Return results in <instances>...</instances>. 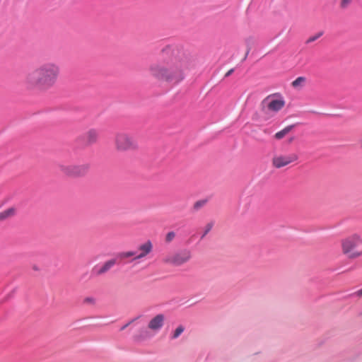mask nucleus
Segmentation results:
<instances>
[{
	"mask_svg": "<svg viewBox=\"0 0 362 362\" xmlns=\"http://www.w3.org/2000/svg\"><path fill=\"white\" fill-rule=\"evenodd\" d=\"M285 105L284 100L276 95H270L265 98L261 103V109L265 113H276Z\"/></svg>",
	"mask_w": 362,
	"mask_h": 362,
	"instance_id": "6",
	"label": "nucleus"
},
{
	"mask_svg": "<svg viewBox=\"0 0 362 362\" xmlns=\"http://www.w3.org/2000/svg\"><path fill=\"white\" fill-rule=\"evenodd\" d=\"M84 302L86 303H88V304H94L95 303V299L93 298H86L84 299Z\"/></svg>",
	"mask_w": 362,
	"mask_h": 362,
	"instance_id": "23",
	"label": "nucleus"
},
{
	"mask_svg": "<svg viewBox=\"0 0 362 362\" xmlns=\"http://www.w3.org/2000/svg\"><path fill=\"white\" fill-rule=\"evenodd\" d=\"M61 75L58 63L48 61L40 64L25 76V87L32 90L47 91L55 86Z\"/></svg>",
	"mask_w": 362,
	"mask_h": 362,
	"instance_id": "2",
	"label": "nucleus"
},
{
	"mask_svg": "<svg viewBox=\"0 0 362 362\" xmlns=\"http://www.w3.org/2000/svg\"><path fill=\"white\" fill-rule=\"evenodd\" d=\"M298 156L293 152L276 153L272 158V165L274 168L279 169L296 162Z\"/></svg>",
	"mask_w": 362,
	"mask_h": 362,
	"instance_id": "7",
	"label": "nucleus"
},
{
	"mask_svg": "<svg viewBox=\"0 0 362 362\" xmlns=\"http://www.w3.org/2000/svg\"><path fill=\"white\" fill-rule=\"evenodd\" d=\"M153 248V243L149 240L139 245L137 247L138 253L136 252V256L134 257L132 261H137L146 258L152 252Z\"/></svg>",
	"mask_w": 362,
	"mask_h": 362,
	"instance_id": "10",
	"label": "nucleus"
},
{
	"mask_svg": "<svg viewBox=\"0 0 362 362\" xmlns=\"http://www.w3.org/2000/svg\"><path fill=\"white\" fill-rule=\"evenodd\" d=\"M175 235H176V234L174 231L168 232L166 234L165 238V243H171L175 239Z\"/></svg>",
	"mask_w": 362,
	"mask_h": 362,
	"instance_id": "18",
	"label": "nucleus"
},
{
	"mask_svg": "<svg viewBox=\"0 0 362 362\" xmlns=\"http://www.w3.org/2000/svg\"><path fill=\"white\" fill-rule=\"evenodd\" d=\"M129 324H130V322H129V323H127V324L124 325V326H122V327H121L120 330H121V331H122V330H124V329H126V328L129 326Z\"/></svg>",
	"mask_w": 362,
	"mask_h": 362,
	"instance_id": "25",
	"label": "nucleus"
},
{
	"mask_svg": "<svg viewBox=\"0 0 362 362\" xmlns=\"http://www.w3.org/2000/svg\"><path fill=\"white\" fill-rule=\"evenodd\" d=\"M233 71V69H230V70H229V71L226 73V76H230Z\"/></svg>",
	"mask_w": 362,
	"mask_h": 362,
	"instance_id": "27",
	"label": "nucleus"
},
{
	"mask_svg": "<svg viewBox=\"0 0 362 362\" xmlns=\"http://www.w3.org/2000/svg\"><path fill=\"white\" fill-rule=\"evenodd\" d=\"M353 0H340L339 7L341 9H346L351 4Z\"/></svg>",
	"mask_w": 362,
	"mask_h": 362,
	"instance_id": "19",
	"label": "nucleus"
},
{
	"mask_svg": "<svg viewBox=\"0 0 362 362\" xmlns=\"http://www.w3.org/2000/svg\"><path fill=\"white\" fill-rule=\"evenodd\" d=\"M356 294L357 296H362V288L358 290L357 292H356Z\"/></svg>",
	"mask_w": 362,
	"mask_h": 362,
	"instance_id": "26",
	"label": "nucleus"
},
{
	"mask_svg": "<svg viewBox=\"0 0 362 362\" xmlns=\"http://www.w3.org/2000/svg\"><path fill=\"white\" fill-rule=\"evenodd\" d=\"M194 66L195 59L188 50L167 46L161 50L160 61L151 64L148 71L157 81L174 86L183 81L187 71Z\"/></svg>",
	"mask_w": 362,
	"mask_h": 362,
	"instance_id": "1",
	"label": "nucleus"
},
{
	"mask_svg": "<svg viewBox=\"0 0 362 362\" xmlns=\"http://www.w3.org/2000/svg\"><path fill=\"white\" fill-rule=\"evenodd\" d=\"M147 335H148V331L147 330L143 331L142 334L140 336V338H144V337H147Z\"/></svg>",
	"mask_w": 362,
	"mask_h": 362,
	"instance_id": "24",
	"label": "nucleus"
},
{
	"mask_svg": "<svg viewBox=\"0 0 362 362\" xmlns=\"http://www.w3.org/2000/svg\"><path fill=\"white\" fill-rule=\"evenodd\" d=\"M293 128V125L288 126L283 129L282 130L276 132L274 135L275 139L280 140L283 139L287 134H288L292 129Z\"/></svg>",
	"mask_w": 362,
	"mask_h": 362,
	"instance_id": "13",
	"label": "nucleus"
},
{
	"mask_svg": "<svg viewBox=\"0 0 362 362\" xmlns=\"http://www.w3.org/2000/svg\"><path fill=\"white\" fill-rule=\"evenodd\" d=\"M360 144H361V146L362 148V139L360 141Z\"/></svg>",
	"mask_w": 362,
	"mask_h": 362,
	"instance_id": "28",
	"label": "nucleus"
},
{
	"mask_svg": "<svg viewBox=\"0 0 362 362\" xmlns=\"http://www.w3.org/2000/svg\"><path fill=\"white\" fill-rule=\"evenodd\" d=\"M322 35V33H318V34H317L316 35L313 36V37H310L308 40V42H311L315 41V40H317V38H319Z\"/></svg>",
	"mask_w": 362,
	"mask_h": 362,
	"instance_id": "22",
	"label": "nucleus"
},
{
	"mask_svg": "<svg viewBox=\"0 0 362 362\" xmlns=\"http://www.w3.org/2000/svg\"><path fill=\"white\" fill-rule=\"evenodd\" d=\"M305 81V78L303 76L298 77L292 82V86L293 88H300L303 86Z\"/></svg>",
	"mask_w": 362,
	"mask_h": 362,
	"instance_id": "16",
	"label": "nucleus"
},
{
	"mask_svg": "<svg viewBox=\"0 0 362 362\" xmlns=\"http://www.w3.org/2000/svg\"><path fill=\"white\" fill-rule=\"evenodd\" d=\"M58 168L61 173L69 177H83L90 170V165L88 163L59 164Z\"/></svg>",
	"mask_w": 362,
	"mask_h": 362,
	"instance_id": "5",
	"label": "nucleus"
},
{
	"mask_svg": "<svg viewBox=\"0 0 362 362\" xmlns=\"http://www.w3.org/2000/svg\"><path fill=\"white\" fill-rule=\"evenodd\" d=\"M116 264V259H111L105 262L103 266L95 271L97 276L102 275L108 272Z\"/></svg>",
	"mask_w": 362,
	"mask_h": 362,
	"instance_id": "11",
	"label": "nucleus"
},
{
	"mask_svg": "<svg viewBox=\"0 0 362 362\" xmlns=\"http://www.w3.org/2000/svg\"><path fill=\"white\" fill-rule=\"evenodd\" d=\"M185 330V328L182 325H180L178 326L174 331L173 335H172V338L173 339H177V337H179V336L184 332Z\"/></svg>",
	"mask_w": 362,
	"mask_h": 362,
	"instance_id": "17",
	"label": "nucleus"
},
{
	"mask_svg": "<svg viewBox=\"0 0 362 362\" xmlns=\"http://www.w3.org/2000/svg\"><path fill=\"white\" fill-rule=\"evenodd\" d=\"M213 223H209L206 225L204 232L203 235H202V238H203L213 228Z\"/></svg>",
	"mask_w": 362,
	"mask_h": 362,
	"instance_id": "20",
	"label": "nucleus"
},
{
	"mask_svg": "<svg viewBox=\"0 0 362 362\" xmlns=\"http://www.w3.org/2000/svg\"><path fill=\"white\" fill-rule=\"evenodd\" d=\"M342 253L349 259H356L362 256V237L352 234L341 240Z\"/></svg>",
	"mask_w": 362,
	"mask_h": 362,
	"instance_id": "4",
	"label": "nucleus"
},
{
	"mask_svg": "<svg viewBox=\"0 0 362 362\" xmlns=\"http://www.w3.org/2000/svg\"><path fill=\"white\" fill-rule=\"evenodd\" d=\"M191 258V252L189 250H183L176 253L166 255L162 261L165 264L180 267L188 262Z\"/></svg>",
	"mask_w": 362,
	"mask_h": 362,
	"instance_id": "8",
	"label": "nucleus"
},
{
	"mask_svg": "<svg viewBox=\"0 0 362 362\" xmlns=\"http://www.w3.org/2000/svg\"><path fill=\"white\" fill-rule=\"evenodd\" d=\"M98 139V132L94 129H89L85 134V140L88 144L96 143Z\"/></svg>",
	"mask_w": 362,
	"mask_h": 362,
	"instance_id": "12",
	"label": "nucleus"
},
{
	"mask_svg": "<svg viewBox=\"0 0 362 362\" xmlns=\"http://www.w3.org/2000/svg\"><path fill=\"white\" fill-rule=\"evenodd\" d=\"M204 204H205L204 201H198L194 203V209L197 210V209H200L201 207H202L204 205Z\"/></svg>",
	"mask_w": 362,
	"mask_h": 362,
	"instance_id": "21",
	"label": "nucleus"
},
{
	"mask_svg": "<svg viewBox=\"0 0 362 362\" xmlns=\"http://www.w3.org/2000/svg\"><path fill=\"white\" fill-rule=\"evenodd\" d=\"M134 256H136L135 251H124L117 254V257L120 260H124L130 257H132L133 259Z\"/></svg>",
	"mask_w": 362,
	"mask_h": 362,
	"instance_id": "14",
	"label": "nucleus"
},
{
	"mask_svg": "<svg viewBox=\"0 0 362 362\" xmlns=\"http://www.w3.org/2000/svg\"><path fill=\"white\" fill-rule=\"evenodd\" d=\"M15 210L13 209H8L0 213V221L4 220L14 214Z\"/></svg>",
	"mask_w": 362,
	"mask_h": 362,
	"instance_id": "15",
	"label": "nucleus"
},
{
	"mask_svg": "<svg viewBox=\"0 0 362 362\" xmlns=\"http://www.w3.org/2000/svg\"><path fill=\"white\" fill-rule=\"evenodd\" d=\"M165 317L163 314H157L148 322L147 329L153 334H157L164 326Z\"/></svg>",
	"mask_w": 362,
	"mask_h": 362,
	"instance_id": "9",
	"label": "nucleus"
},
{
	"mask_svg": "<svg viewBox=\"0 0 362 362\" xmlns=\"http://www.w3.org/2000/svg\"><path fill=\"white\" fill-rule=\"evenodd\" d=\"M112 145L118 153L134 151L139 149V144L133 135L125 131L116 132L113 136Z\"/></svg>",
	"mask_w": 362,
	"mask_h": 362,
	"instance_id": "3",
	"label": "nucleus"
}]
</instances>
